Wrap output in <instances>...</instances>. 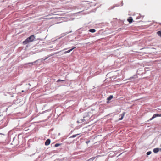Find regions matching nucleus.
Returning a JSON list of instances; mask_svg holds the SVG:
<instances>
[{
  "mask_svg": "<svg viewBox=\"0 0 161 161\" xmlns=\"http://www.w3.org/2000/svg\"><path fill=\"white\" fill-rule=\"evenodd\" d=\"M35 38L34 35H32L30 37H28L23 42V43L24 44H26L29 42L33 41Z\"/></svg>",
  "mask_w": 161,
  "mask_h": 161,
  "instance_id": "nucleus-1",
  "label": "nucleus"
},
{
  "mask_svg": "<svg viewBox=\"0 0 161 161\" xmlns=\"http://www.w3.org/2000/svg\"><path fill=\"white\" fill-rule=\"evenodd\" d=\"M157 117H161V114H154L153 115V117L151 118H150L149 119V120H148V121H149V120L150 121L152 120L153 119H154Z\"/></svg>",
  "mask_w": 161,
  "mask_h": 161,
  "instance_id": "nucleus-2",
  "label": "nucleus"
},
{
  "mask_svg": "<svg viewBox=\"0 0 161 161\" xmlns=\"http://www.w3.org/2000/svg\"><path fill=\"white\" fill-rule=\"evenodd\" d=\"M50 140L49 139H47L45 142V145L46 146L48 145L50 143Z\"/></svg>",
  "mask_w": 161,
  "mask_h": 161,
  "instance_id": "nucleus-3",
  "label": "nucleus"
},
{
  "mask_svg": "<svg viewBox=\"0 0 161 161\" xmlns=\"http://www.w3.org/2000/svg\"><path fill=\"white\" fill-rule=\"evenodd\" d=\"M127 21L129 23H131L132 22L133 19L131 17H130L127 19Z\"/></svg>",
  "mask_w": 161,
  "mask_h": 161,
  "instance_id": "nucleus-4",
  "label": "nucleus"
},
{
  "mask_svg": "<svg viewBox=\"0 0 161 161\" xmlns=\"http://www.w3.org/2000/svg\"><path fill=\"white\" fill-rule=\"evenodd\" d=\"M159 149L158 148H154L153 150V152L155 153H156L159 152Z\"/></svg>",
  "mask_w": 161,
  "mask_h": 161,
  "instance_id": "nucleus-5",
  "label": "nucleus"
},
{
  "mask_svg": "<svg viewBox=\"0 0 161 161\" xmlns=\"http://www.w3.org/2000/svg\"><path fill=\"white\" fill-rule=\"evenodd\" d=\"M76 48V47H74L72 48V49H71L69 50H68L67 51H65V52L64 53H69L73 49H74V48Z\"/></svg>",
  "mask_w": 161,
  "mask_h": 161,
  "instance_id": "nucleus-6",
  "label": "nucleus"
},
{
  "mask_svg": "<svg viewBox=\"0 0 161 161\" xmlns=\"http://www.w3.org/2000/svg\"><path fill=\"white\" fill-rule=\"evenodd\" d=\"M125 112H124L123 114H121V118H119V120H121L123 119L124 117V115H125Z\"/></svg>",
  "mask_w": 161,
  "mask_h": 161,
  "instance_id": "nucleus-7",
  "label": "nucleus"
},
{
  "mask_svg": "<svg viewBox=\"0 0 161 161\" xmlns=\"http://www.w3.org/2000/svg\"><path fill=\"white\" fill-rule=\"evenodd\" d=\"M89 31L91 32L94 33L96 31V30L93 29H90L89 30Z\"/></svg>",
  "mask_w": 161,
  "mask_h": 161,
  "instance_id": "nucleus-8",
  "label": "nucleus"
},
{
  "mask_svg": "<svg viewBox=\"0 0 161 161\" xmlns=\"http://www.w3.org/2000/svg\"><path fill=\"white\" fill-rule=\"evenodd\" d=\"M80 134H78L76 135H73L72 136H71L70 137V138H74L75 137H76L77 136L79 135Z\"/></svg>",
  "mask_w": 161,
  "mask_h": 161,
  "instance_id": "nucleus-9",
  "label": "nucleus"
},
{
  "mask_svg": "<svg viewBox=\"0 0 161 161\" xmlns=\"http://www.w3.org/2000/svg\"><path fill=\"white\" fill-rule=\"evenodd\" d=\"M113 98V96L112 95H110L109 97L107 98V100H111Z\"/></svg>",
  "mask_w": 161,
  "mask_h": 161,
  "instance_id": "nucleus-10",
  "label": "nucleus"
},
{
  "mask_svg": "<svg viewBox=\"0 0 161 161\" xmlns=\"http://www.w3.org/2000/svg\"><path fill=\"white\" fill-rule=\"evenodd\" d=\"M60 145H61L60 144L57 143L55 145V147H57L60 146Z\"/></svg>",
  "mask_w": 161,
  "mask_h": 161,
  "instance_id": "nucleus-11",
  "label": "nucleus"
},
{
  "mask_svg": "<svg viewBox=\"0 0 161 161\" xmlns=\"http://www.w3.org/2000/svg\"><path fill=\"white\" fill-rule=\"evenodd\" d=\"M151 153V151H149V152H147V155H149Z\"/></svg>",
  "mask_w": 161,
  "mask_h": 161,
  "instance_id": "nucleus-12",
  "label": "nucleus"
},
{
  "mask_svg": "<svg viewBox=\"0 0 161 161\" xmlns=\"http://www.w3.org/2000/svg\"><path fill=\"white\" fill-rule=\"evenodd\" d=\"M33 62H31V63H27V64H33Z\"/></svg>",
  "mask_w": 161,
  "mask_h": 161,
  "instance_id": "nucleus-13",
  "label": "nucleus"
},
{
  "mask_svg": "<svg viewBox=\"0 0 161 161\" xmlns=\"http://www.w3.org/2000/svg\"><path fill=\"white\" fill-rule=\"evenodd\" d=\"M63 81L62 80H58V81Z\"/></svg>",
  "mask_w": 161,
  "mask_h": 161,
  "instance_id": "nucleus-14",
  "label": "nucleus"
},
{
  "mask_svg": "<svg viewBox=\"0 0 161 161\" xmlns=\"http://www.w3.org/2000/svg\"><path fill=\"white\" fill-rule=\"evenodd\" d=\"M89 142V141H88V142H86V143H88Z\"/></svg>",
  "mask_w": 161,
  "mask_h": 161,
  "instance_id": "nucleus-15",
  "label": "nucleus"
}]
</instances>
